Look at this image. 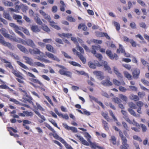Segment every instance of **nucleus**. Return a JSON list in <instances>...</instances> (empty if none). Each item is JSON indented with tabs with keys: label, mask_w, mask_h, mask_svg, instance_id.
<instances>
[{
	"label": "nucleus",
	"mask_w": 149,
	"mask_h": 149,
	"mask_svg": "<svg viewBox=\"0 0 149 149\" xmlns=\"http://www.w3.org/2000/svg\"><path fill=\"white\" fill-rule=\"evenodd\" d=\"M75 136L78 139L83 145L87 146H90L91 148L93 149H97V148L98 149H105L104 147L99 146V144L97 143L92 142L91 141L89 143H88L81 136L77 134H75Z\"/></svg>",
	"instance_id": "1"
},
{
	"label": "nucleus",
	"mask_w": 149,
	"mask_h": 149,
	"mask_svg": "<svg viewBox=\"0 0 149 149\" xmlns=\"http://www.w3.org/2000/svg\"><path fill=\"white\" fill-rule=\"evenodd\" d=\"M120 133V137L121 139L122 144V145L120 146V148L121 149H127L129 147V145L127 143V139L122 134L121 132Z\"/></svg>",
	"instance_id": "2"
},
{
	"label": "nucleus",
	"mask_w": 149,
	"mask_h": 149,
	"mask_svg": "<svg viewBox=\"0 0 149 149\" xmlns=\"http://www.w3.org/2000/svg\"><path fill=\"white\" fill-rule=\"evenodd\" d=\"M0 43L10 49H12L13 48V46L10 43L7 42L5 41L4 38L2 36H0Z\"/></svg>",
	"instance_id": "3"
},
{
	"label": "nucleus",
	"mask_w": 149,
	"mask_h": 149,
	"mask_svg": "<svg viewBox=\"0 0 149 149\" xmlns=\"http://www.w3.org/2000/svg\"><path fill=\"white\" fill-rule=\"evenodd\" d=\"M106 53L107 56L111 59L113 60L114 58H115L116 60L118 59V57L117 54L115 53L113 54L111 50L107 49V50Z\"/></svg>",
	"instance_id": "4"
},
{
	"label": "nucleus",
	"mask_w": 149,
	"mask_h": 149,
	"mask_svg": "<svg viewBox=\"0 0 149 149\" xmlns=\"http://www.w3.org/2000/svg\"><path fill=\"white\" fill-rule=\"evenodd\" d=\"M93 73L94 75L97 76V79L100 80H102L104 78L103 73L102 72L95 71L93 72Z\"/></svg>",
	"instance_id": "5"
},
{
	"label": "nucleus",
	"mask_w": 149,
	"mask_h": 149,
	"mask_svg": "<svg viewBox=\"0 0 149 149\" xmlns=\"http://www.w3.org/2000/svg\"><path fill=\"white\" fill-rule=\"evenodd\" d=\"M124 118L125 120L128 122L130 124H133L134 125L138 127L139 129L140 128V125L138 123L135 122L134 119L133 120V121H132L130 120L129 118L127 116L125 117H124Z\"/></svg>",
	"instance_id": "6"
},
{
	"label": "nucleus",
	"mask_w": 149,
	"mask_h": 149,
	"mask_svg": "<svg viewBox=\"0 0 149 149\" xmlns=\"http://www.w3.org/2000/svg\"><path fill=\"white\" fill-rule=\"evenodd\" d=\"M45 55L48 58H52L54 60L58 62H59L60 60L56 56L54 55L53 54L49 52H45Z\"/></svg>",
	"instance_id": "7"
},
{
	"label": "nucleus",
	"mask_w": 149,
	"mask_h": 149,
	"mask_svg": "<svg viewBox=\"0 0 149 149\" xmlns=\"http://www.w3.org/2000/svg\"><path fill=\"white\" fill-rule=\"evenodd\" d=\"M31 29L33 32L37 33L40 31V29L37 25H33L31 26Z\"/></svg>",
	"instance_id": "8"
},
{
	"label": "nucleus",
	"mask_w": 149,
	"mask_h": 149,
	"mask_svg": "<svg viewBox=\"0 0 149 149\" xmlns=\"http://www.w3.org/2000/svg\"><path fill=\"white\" fill-rule=\"evenodd\" d=\"M101 84L105 86H109L112 85V83L110 81L109 79L103 81L101 82Z\"/></svg>",
	"instance_id": "9"
},
{
	"label": "nucleus",
	"mask_w": 149,
	"mask_h": 149,
	"mask_svg": "<svg viewBox=\"0 0 149 149\" xmlns=\"http://www.w3.org/2000/svg\"><path fill=\"white\" fill-rule=\"evenodd\" d=\"M1 60L2 62H4L5 63H7V64H6L5 66L6 67H8L11 69H13V67L11 63L10 62H9L6 61V59L2 58H1Z\"/></svg>",
	"instance_id": "10"
},
{
	"label": "nucleus",
	"mask_w": 149,
	"mask_h": 149,
	"mask_svg": "<svg viewBox=\"0 0 149 149\" xmlns=\"http://www.w3.org/2000/svg\"><path fill=\"white\" fill-rule=\"evenodd\" d=\"M140 73L139 69H134L132 72L133 77L134 78L137 79Z\"/></svg>",
	"instance_id": "11"
},
{
	"label": "nucleus",
	"mask_w": 149,
	"mask_h": 149,
	"mask_svg": "<svg viewBox=\"0 0 149 149\" xmlns=\"http://www.w3.org/2000/svg\"><path fill=\"white\" fill-rule=\"evenodd\" d=\"M17 46L22 52L27 54L28 53V50L24 46L20 44L17 45Z\"/></svg>",
	"instance_id": "12"
},
{
	"label": "nucleus",
	"mask_w": 149,
	"mask_h": 149,
	"mask_svg": "<svg viewBox=\"0 0 149 149\" xmlns=\"http://www.w3.org/2000/svg\"><path fill=\"white\" fill-rule=\"evenodd\" d=\"M23 58L26 61L25 62L26 63L31 65H33V61L31 58L26 56H23Z\"/></svg>",
	"instance_id": "13"
},
{
	"label": "nucleus",
	"mask_w": 149,
	"mask_h": 149,
	"mask_svg": "<svg viewBox=\"0 0 149 149\" xmlns=\"http://www.w3.org/2000/svg\"><path fill=\"white\" fill-rule=\"evenodd\" d=\"M23 99L24 100L27 101L30 103L32 104L33 105V103L31 100L32 99L29 95H27V94H25V95H24V96L23 97Z\"/></svg>",
	"instance_id": "14"
},
{
	"label": "nucleus",
	"mask_w": 149,
	"mask_h": 149,
	"mask_svg": "<svg viewBox=\"0 0 149 149\" xmlns=\"http://www.w3.org/2000/svg\"><path fill=\"white\" fill-rule=\"evenodd\" d=\"M25 42L27 45L32 47H34L35 46V45L33 41L30 39L27 40L26 41H25Z\"/></svg>",
	"instance_id": "15"
},
{
	"label": "nucleus",
	"mask_w": 149,
	"mask_h": 149,
	"mask_svg": "<svg viewBox=\"0 0 149 149\" xmlns=\"http://www.w3.org/2000/svg\"><path fill=\"white\" fill-rule=\"evenodd\" d=\"M77 56H78L80 59L82 61L84 64H85L86 62V59L84 57L83 55L80 53L79 52H77Z\"/></svg>",
	"instance_id": "16"
},
{
	"label": "nucleus",
	"mask_w": 149,
	"mask_h": 149,
	"mask_svg": "<svg viewBox=\"0 0 149 149\" xmlns=\"http://www.w3.org/2000/svg\"><path fill=\"white\" fill-rule=\"evenodd\" d=\"M2 2L5 6H13V3L7 1L3 0L2 1Z\"/></svg>",
	"instance_id": "17"
},
{
	"label": "nucleus",
	"mask_w": 149,
	"mask_h": 149,
	"mask_svg": "<svg viewBox=\"0 0 149 149\" xmlns=\"http://www.w3.org/2000/svg\"><path fill=\"white\" fill-rule=\"evenodd\" d=\"M113 70L115 74L119 78H122V75L118 72V69L115 67H113Z\"/></svg>",
	"instance_id": "18"
},
{
	"label": "nucleus",
	"mask_w": 149,
	"mask_h": 149,
	"mask_svg": "<svg viewBox=\"0 0 149 149\" xmlns=\"http://www.w3.org/2000/svg\"><path fill=\"white\" fill-rule=\"evenodd\" d=\"M36 17L34 18L36 22L38 24L41 25L42 24V22L40 18L38 17V14H36Z\"/></svg>",
	"instance_id": "19"
},
{
	"label": "nucleus",
	"mask_w": 149,
	"mask_h": 149,
	"mask_svg": "<svg viewBox=\"0 0 149 149\" xmlns=\"http://www.w3.org/2000/svg\"><path fill=\"white\" fill-rule=\"evenodd\" d=\"M103 66H104L106 70H108L109 73H111V68L108 65L107 62L104 61Z\"/></svg>",
	"instance_id": "20"
},
{
	"label": "nucleus",
	"mask_w": 149,
	"mask_h": 149,
	"mask_svg": "<svg viewBox=\"0 0 149 149\" xmlns=\"http://www.w3.org/2000/svg\"><path fill=\"white\" fill-rule=\"evenodd\" d=\"M6 38H8L11 40H13L17 42H18V40H17L16 38L15 37L13 36L8 34L6 37Z\"/></svg>",
	"instance_id": "21"
},
{
	"label": "nucleus",
	"mask_w": 149,
	"mask_h": 149,
	"mask_svg": "<svg viewBox=\"0 0 149 149\" xmlns=\"http://www.w3.org/2000/svg\"><path fill=\"white\" fill-rule=\"evenodd\" d=\"M46 48L49 52L55 53V51L54 50L53 47L51 45L48 44L46 45Z\"/></svg>",
	"instance_id": "22"
},
{
	"label": "nucleus",
	"mask_w": 149,
	"mask_h": 149,
	"mask_svg": "<svg viewBox=\"0 0 149 149\" xmlns=\"http://www.w3.org/2000/svg\"><path fill=\"white\" fill-rule=\"evenodd\" d=\"M3 17L6 19L9 20H12V17H10V14L8 13L5 12V11H4L3 13Z\"/></svg>",
	"instance_id": "23"
},
{
	"label": "nucleus",
	"mask_w": 149,
	"mask_h": 149,
	"mask_svg": "<svg viewBox=\"0 0 149 149\" xmlns=\"http://www.w3.org/2000/svg\"><path fill=\"white\" fill-rule=\"evenodd\" d=\"M84 136L86 138L88 142L89 143L91 141L90 139L91 138V136L88 133V132H86L84 133Z\"/></svg>",
	"instance_id": "24"
},
{
	"label": "nucleus",
	"mask_w": 149,
	"mask_h": 149,
	"mask_svg": "<svg viewBox=\"0 0 149 149\" xmlns=\"http://www.w3.org/2000/svg\"><path fill=\"white\" fill-rule=\"evenodd\" d=\"M58 140L64 145L67 149L70 146L61 137H60Z\"/></svg>",
	"instance_id": "25"
},
{
	"label": "nucleus",
	"mask_w": 149,
	"mask_h": 149,
	"mask_svg": "<svg viewBox=\"0 0 149 149\" xmlns=\"http://www.w3.org/2000/svg\"><path fill=\"white\" fill-rule=\"evenodd\" d=\"M42 28L44 31L47 32L48 33L50 31V29L45 24L42 26Z\"/></svg>",
	"instance_id": "26"
},
{
	"label": "nucleus",
	"mask_w": 149,
	"mask_h": 149,
	"mask_svg": "<svg viewBox=\"0 0 149 149\" xmlns=\"http://www.w3.org/2000/svg\"><path fill=\"white\" fill-rule=\"evenodd\" d=\"M23 112L25 114V116L27 117H32L33 115V113L31 112H29L27 111H24Z\"/></svg>",
	"instance_id": "27"
},
{
	"label": "nucleus",
	"mask_w": 149,
	"mask_h": 149,
	"mask_svg": "<svg viewBox=\"0 0 149 149\" xmlns=\"http://www.w3.org/2000/svg\"><path fill=\"white\" fill-rule=\"evenodd\" d=\"M81 28L82 30L84 31H86L87 28L86 26L85 25L80 24L78 26V29H80Z\"/></svg>",
	"instance_id": "28"
},
{
	"label": "nucleus",
	"mask_w": 149,
	"mask_h": 149,
	"mask_svg": "<svg viewBox=\"0 0 149 149\" xmlns=\"http://www.w3.org/2000/svg\"><path fill=\"white\" fill-rule=\"evenodd\" d=\"M102 121L105 130L106 131L108 130H109V128L107 125L108 123L106 121L104 120H102Z\"/></svg>",
	"instance_id": "29"
},
{
	"label": "nucleus",
	"mask_w": 149,
	"mask_h": 149,
	"mask_svg": "<svg viewBox=\"0 0 149 149\" xmlns=\"http://www.w3.org/2000/svg\"><path fill=\"white\" fill-rule=\"evenodd\" d=\"M6 29L4 28H2L0 30L1 33L5 38H6L8 34L6 33Z\"/></svg>",
	"instance_id": "30"
},
{
	"label": "nucleus",
	"mask_w": 149,
	"mask_h": 149,
	"mask_svg": "<svg viewBox=\"0 0 149 149\" xmlns=\"http://www.w3.org/2000/svg\"><path fill=\"white\" fill-rule=\"evenodd\" d=\"M113 23L114 26L116 27V30L118 31L120 29V26L119 24L115 21H114Z\"/></svg>",
	"instance_id": "31"
},
{
	"label": "nucleus",
	"mask_w": 149,
	"mask_h": 149,
	"mask_svg": "<svg viewBox=\"0 0 149 149\" xmlns=\"http://www.w3.org/2000/svg\"><path fill=\"white\" fill-rule=\"evenodd\" d=\"M112 100L115 103L118 104L120 103L121 102V100L120 99L115 97H113L112 99Z\"/></svg>",
	"instance_id": "32"
},
{
	"label": "nucleus",
	"mask_w": 149,
	"mask_h": 149,
	"mask_svg": "<svg viewBox=\"0 0 149 149\" xmlns=\"http://www.w3.org/2000/svg\"><path fill=\"white\" fill-rule=\"evenodd\" d=\"M88 65L90 68L95 69L96 68V65L93 63L92 62L90 61L88 62Z\"/></svg>",
	"instance_id": "33"
},
{
	"label": "nucleus",
	"mask_w": 149,
	"mask_h": 149,
	"mask_svg": "<svg viewBox=\"0 0 149 149\" xmlns=\"http://www.w3.org/2000/svg\"><path fill=\"white\" fill-rule=\"evenodd\" d=\"M124 74L126 78H127L128 79H131L132 76L129 73L127 72H124Z\"/></svg>",
	"instance_id": "34"
},
{
	"label": "nucleus",
	"mask_w": 149,
	"mask_h": 149,
	"mask_svg": "<svg viewBox=\"0 0 149 149\" xmlns=\"http://www.w3.org/2000/svg\"><path fill=\"white\" fill-rule=\"evenodd\" d=\"M131 99L133 100L134 101H136L139 100L138 97L136 95H133L130 96Z\"/></svg>",
	"instance_id": "35"
},
{
	"label": "nucleus",
	"mask_w": 149,
	"mask_h": 149,
	"mask_svg": "<svg viewBox=\"0 0 149 149\" xmlns=\"http://www.w3.org/2000/svg\"><path fill=\"white\" fill-rule=\"evenodd\" d=\"M12 72L16 77H19L21 79H22L23 78V77L22 76L20 75L19 73L17 71L14 70Z\"/></svg>",
	"instance_id": "36"
},
{
	"label": "nucleus",
	"mask_w": 149,
	"mask_h": 149,
	"mask_svg": "<svg viewBox=\"0 0 149 149\" xmlns=\"http://www.w3.org/2000/svg\"><path fill=\"white\" fill-rule=\"evenodd\" d=\"M13 17L14 19L16 20L18 19H21L22 18L21 16L16 14H14L13 16Z\"/></svg>",
	"instance_id": "37"
},
{
	"label": "nucleus",
	"mask_w": 149,
	"mask_h": 149,
	"mask_svg": "<svg viewBox=\"0 0 149 149\" xmlns=\"http://www.w3.org/2000/svg\"><path fill=\"white\" fill-rule=\"evenodd\" d=\"M76 71L80 74L84 75L85 76L87 77H89L88 75L86 73L84 72L83 71H79L78 70H76Z\"/></svg>",
	"instance_id": "38"
},
{
	"label": "nucleus",
	"mask_w": 149,
	"mask_h": 149,
	"mask_svg": "<svg viewBox=\"0 0 149 149\" xmlns=\"http://www.w3.org/2000/svg\"><path fill=\"white\" fill-rule=\"evenodd\" d=\"M102 115L108 121H109V119L107 113L103 112L102 113Z\"/></svg>",
	"instance_id": "39"
},
{
	"label": "nucleus",
	"mask_w": 149,
	"mask_h": 149,
	"mask_svg": "<svg viewBox=\"0 0 149 149\" xmlns=\"http://www.w3.org/2000/svg\"><path fill=\"white\" fill-rule=\"evenodd\" d=\"M111 140L113 145H115L116 144V139L114 136H111Z\"/></svg>",
	"instance_id": "40"
},
{
	"label": "nucleus",
	"mask_w": 149,
	"mask_h": 149,
	"mask_svg": "<svg viewBox=\"0 0 149 149\" xmlns=\"http://www.w3.org/2000/svg\"><path fill=\"white\" fill-rule=\"evenodd\" d=\"M17 63L22 68L26 69H28V68L27 67L26 65H25L23 63H22L21 62L19 61H17Z\"/></svg>",
	"instance_id": "41"
},
{
	"label": "nucleus",
	"mask_w": 149,
	"mask_h": 149,
	"mask_svg": "<svg viewBox=\"0 0 149 149\" xmlns=\"http://www.w3.org/2000/svg\"><path fill=\"white\" fill-rule=\"evenodd\" d=\"M20 6H21V8L22 9L23 11H26V10H27L28 9V7L26 6H25L23 4H21Z\"/></svg>",
	"instance_id": "42"
},
{
	"label": "nucleus",
	"mask_w": 149,
	"mask_h": 149,
	"mask_svg": "<svg viewBox=\"0 0 149 149\" xmlns=\"http://www.w3.org/2000/svg\"><path fill=\"white\" fill-rule=\"evenodd\" d=\"M34 54H40V53L43 54V53L41 52L40 51L38 48H36L34 49Z\"/></svg>",
	"instance_id": "43"
},
{
	"label": "nucleus",
	"mask_w": 149,
	"mask_h": 149,
	"mask_svg": "<svg viewBox=\"0 0 149 149\" xmlns=\"http://www.w3.org/2000/svg\"><path fill=\"white\" fill-rule=\"evenodd\" d=\"M133 139L135 140L138 141L139 142H141L142 140L141 138L138 136L136 135H134L133 136Z\"/></svg>",
	"instance_id": "44"
},
{
	"label": "nucleus",
	"mask_w": 149,
	"mask_h": 149,
	"mask_svg": "<svg viewBox=\"0 0 149 149\" xmlns=\"http://www.w3.org/2000/svg\"><path fill=\"white\" fill-rule=\"evenodd\" d=\"M69 63L74 66H77L80 67H81V65L80 64L74 61H70Z\"/></svg>",
	"instance_id": "45"
},
{
	"label": "nucleus",
	"mask_w": 149,
	"mask_h": 149,
	"mask_svg": "<svg viewBox=\"0 0 149 149\" xmlns=\"http://www.w3.org/2000/svg\"><path fill=\"white\" fill-rule=\"evenodd\" d=\"M129 106L132 109H136V107L135 104L132 102H130L128 103Z\"/></svg>",
	"instance_id": "46"
},
{
	"label": "nucleus",
	"mask_w": 149,
	"mask_h": 149,
	"mask_svg": "<svg viewBox=\"0 0 149 149\" xmlns=\"http://www.w3.org/2000/svg\"><path fill=\"white\" fill-rule=\"evenodd\" d=\"M128 110L131 115L134 116H136V114L135 112L133 110L130 108H129L128 109Z\"/></svg>",
	"instance_id": "47"
},
{
	"label": "nucleus",
	"mask_w": 149,
	"mask_h": 149,
	"mask_svg": "<svg viewBox=\"0 0 149 149\" xmlns=\"http://www.w3.org/2000/svg\"><path fill=\"white\" fill-rule=\"evenodd\" d=\"M122 124L124 127L127 130L129 131V127H128L127 124L124 122H122Z\"/></svg>",
	"instance_id": "48"
},
{
	"label": "nucleus",
	"mask_w": 149,
	"mask_h": 149,
	"mask_svg": "<svg viewBox=\"0 0 149 149\" xmlns=\"http://www.w3.org/2000/svg\"><path fill=\"white\" fill-rule=\"evenodd\" d=\"M22 122L24 123L23 124V126H25V124H30L31 123V122L30 121L27 120H23Z\"/></svg>",
	"instance_id": "49"
},
{
	"label": "nucleus",
	"mask_w": 149,
	"mask_h": 149,
	"mask_svg": "<svg viewBox=\"0 0 149 149\" xmlns=\"http://www.w3.org/2000/svg\"><path fill=\"white\" fill-rule=\"evenodd\" d=\"M45 126L47 127L50 130L52 131L53 133L55 132V131L54 129L48 124H46Z\"/></svg>",
	"instance_id": "50"
},
{
	"label": "nucleus",
	"mask_w": 149,
	"mask_h": 149,
	"mask_svg": "<svg viewBox=\"0 0 149 149\" xmlns=\"http://www.w3.org/2000/svg\"><path fill=\"white\" fill-rule=\"evenodd\" d=\"M104 33L100 32H96V36L99 37H103L104 34Z\"/></svg>",
	"instance_id": "51"
},
{
	"label": "nucleus",
	"mask_w": 149,
	"mask_h": 149,
	"mask_svg": "<svg viewBox=\"0 0 149 149\" xmlns=\"http://www.w3.org/2000/svg\"><path fill=\"white\" fill-rule=\"evenodd\" d=\"M129 42L131 44L132 46L133 47H136V44L132 39H130Z\"/></svg>",
	"instance_id": "52"
},
{
	"label": "nucleus",
	"mask_w": 149,
	"mask_h": 149,
	"mask_svg": "<svg viewBox=\"0 0 149 149\" xmlns=\"http://www.w3.org/2000/svg\"><path fill=\"white\" fill-rule=\"evenodd\" d=\"M34 63L35 65H37L38 66H40L44 67H45V65L44 64L41 63L40 62H35Z\"/></svg>",
	"instance_id": "53"
},
{
	"label": "nucleus",
	"mask_w": 149,
	"mask_h": 149,
	"mask_svg": "<svg viewBox=\"0 0 149 149\" xmlns=\"http://www.w3.org/2000/svg\"><path fill=\"white\" fill-rule=\"evenodd\" d=\"M66 19L68 21L71 22H74L75 19L72 17H67Z\"/></svg>",
	"instance_id": "54"
},
{
	"label": "nucleus",
	"mask_w": 149,
	"mask_h": 149,
	"mask_svg": "<svg viewBox=\"0 0 149 149\" xmlns=\"http://www.w3.org/2000/svg\"><path fill=\"white\" fill-rule=\"evenodd\" d=\"M71 130L72 132L74 133H76L77 132V129L76 128L74 127H70L69 130Z\"/></svg>",
	"instance_id": "55"
},
{
	"label": "nucleus",
	"mask_w": 149,
	"mask_h": 149,
	"mask_svg": "<svg viewBox=\"0 0 149 149\" xmlns=\"http://www.w3.org/2000/svg\"><path fill=\"white\" fill-rule=\"evenodd\" d=\"M71 73L70 72L65 71L63 75L71 77Z\"/></svg>",
	"instance_id": "56"
},
{
	"label": "nucleus",
	"mask_w": 149,
	"mask_h": 149,
	"mask_svg": "<svg viewBox=\"0 0 149 149\" xmlns=\"http://www.w3.org/2000/svg\"><path fill=\"white\" fill-rule=\"evenodd\" d=\"M141 81L145 85L149 86V82L147 80L144 79H142L141 80Z\"/></svg>",
	"instance_id": "57"
},
{
	"label": "nucleus",
	"mask_w": 149,
	"mask_h": 149,
	"mask_svg": "<svg viewBox=\"0 0 149 149\" xmlns=\"http://www.w3.org/2000/svg\"><path fill=\"white\" fill-rule=\"evenodd\" d=\"M95 56L99 60H101L102 58V55L99 53H96V54L95 55Z\"/></svg>",
	"instance_id": "58"
},
{
	"label": "nucleus",
	"mask_w": 149,
	"mask_h": 149,
	"mask_svg": "<svg viewBox=\"0 0 149 149\" xmlns=\"http://www.w3.org/2000/svg\"><path fill=\"white\" fill-rule=\"evenodd\" d=\"M31 80L34 83H38L40 85H42V84L37 79H32Z\"/></svg>",
	"instance_id": "59"
},
{
	"label": "nucleus",
	"mask_w": 149,
	"mask_h": 149,
	"mask_svg": "<svg viewBox=\"0 0 149 149\" xmlns=\"http://www.w3.org/2000/svg\"><path fill=\"white\" fill-rule=\"evenodd\" d=\"M122 65L125 68L127 69L130 70L131 69V66L127 64H123Z\"/></svg>",
	"instance_id": "60"
},
{
	"label": "nucleus",
	"mask_w": 149,
	"mask_h": 149,
	"mask_svg": "<svg viewBox=\"0 0 149 149\" xmlns=\"http://www.w3.org/2000/svg\"><path fill=\"white\" fill-rule=\"evenodd\" d=\"M59 116L65 118L66 120H68L69 118V117L67 114L63 115L61 113Z\"/></svg>",
	"instance_id": "61"
},
{
	"label": "nucleus",
	"mask_w": 149,
	"mask_h": 149,
	"mask_svg": "<svg viewBox=\"0 0 149 149\" xmlns=\"http://www.w3.org/2000/svg\"><path fill=\"white\" fill-rule=\"evenodd\" d=\"M36 104L38 108L41 111H44V109L38 103H36Z\"/></svg>",
	"instance_id": "62"
},
{
	"label": "nucleus",
	"mask_w": 149,
	"mask_h": 149,
	"mask_svg": "<svg viewBox=\"0 0 149 149\" xmlns=\"http://www.w3.org/2000/svg\"><path fill=\"white\" fill-rule=\"evenodd\" d=\"M113 81L114 84L118 86L120 85V83L116 79H114Z\"/></svg>",
	"instance_id": "63"
},
{
	"label": "nucleus",
	"mask_w": 149,
	"mask_h": 149,
	"mask_svg": "<svg viewBox=\"0 0 149 149\" xmlns=\"http://www.w3.org/2000/svg\"><path fill=\"white\" fill-rule=\"evenodd\" d=\"M82 46L84 47L86 52H90V49L86 45L84 44H83L82 45Z\"/></svg>",
	"instance_id": "64"
}]
</instances>
